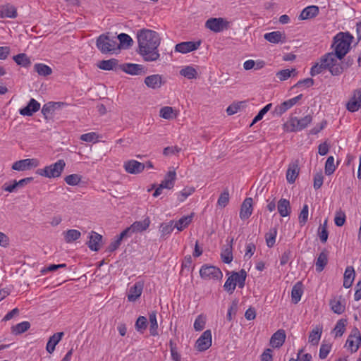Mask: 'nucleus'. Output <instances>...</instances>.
<instances>
[{
    "label": "nucleus",
    "mask_w": 361,
    "mask_h": 361,
    "mask_svg": "<svg viewBox=\"0 0 361 361\" xmlns=\"http://www.w3.org/2000/svg\"><path fill=\"white\" fill-rule=\"evenodd\" d=\"M329 251L324 249L319 255L315 262L316 271L321 272L324 270V267L328 263Z\"/></svg>",
    "instance_id": "nucleus-28"
},
{
    "label": "nucleus",
    "mask_w": 361,
    "mask_h": 361,
    "mask_svg": "<svg viewBox=\"0 0 361 361\" xmlns=\"http://www.w3.org/2000/svg\"><path fill=\"white\" fill-rule=\"evenodd\" d=\"M295 72H296V70L295 68H292L291 70L283 69V70L279 71L276 73V77L281 81L286 80L290 77L292 73H295Z\"/></svg>",
    "instance_id": "nucleus-55"
},
{
    "label": "nucleus",
    "mask_w": 361,
    "mask_h": 361,
    "mask_svg": "<svg viewBox=\"0 0 361 361\" xmlns=\"http://www.w3.org/2000/svg\"><path fill=\"white\" fill-rule=\"evenodd\" d=\"M96 46L102 54H108L119 49L116 38L106 34H102L97 37Z\"/></svg>",
    "instance_id": "nucleus-4"
},
{
    "label": "nucleus",
    "mask_w": 361,
    "mask_h": 361,
    "mask_svg": "<svg viewBox=\"0 0 361 361\" xmlns=\"http://www.w3.org/2000/svg\"><path fill=\"white\" fill-rule=\"evenodd\" d=\"M63 335V332H57L49 338L46 347L49 353H52L54 351L56 345L61 340Z\"/></svg>",
    "instance_id": "nucleus-30"
},
{
    "label": "nucleus",
    "mask_w": 361,
    "mask_h": 361,
    "mask_svg": "<svg viewBox=\"0 0 361 361\" xmlns=\"http://www.w3.org/2000/svg\"><path fill=\"white\" fill-rule=\"evenodd\" d=\"M212 343V332L210 330H206L197 340L195 348L198 351L203 352L209 348Z\"/></svg>",
    "instance_id": "nucleus-11"
},
{
    "label": "nucleus",
    "mask_w": 361,
    "mask_h": 361,
    "mask_svg": "<svg viewBox=\"0 0 361 361\" xmlns=\"http://www.w3.org/2000/svg\"><path fill=\"white\" fill-rule=\"evenodd\" d=\"M286 336L285 331L279 329L271 337L270 344L273 348H279L284 343Z\"/></svg>",
    "instance_id": "nucleus-25"
},
{
    "label": "nucleus",
    "mask_w": 361,
    "mask_h": 361,
    "mask_svg": "<svg viewBox=\"0 0 361 361\" xmlns=\"http://www.w3.org/2000/svg\"><path fill=\"white\" fill-rule=\"evenodd\" d=\"M64 240L67 243H71L81 236V233L75 229H69L63 233Z\"/></svg>",
    "instance_id": "nucleus-35"
},
{
    "label": "nucleus",
    "mask_w": 361,
    "mask_h": 361,
    "mask_svg": "<svg viewBox=\"0 0 361 361\" xmlns=\"http://www.w3.org/2000/svg\"><path fill=\"white\" fill-rule=\"evenodd\" d=\"M192 214L188 216H182L174 225L178 231H181L185 228L192 221Z\"/></svg>",
    "instance_id": "nucleus-42"
},
{
    "label": "nucleus",
    "mask_w": 361,
    "mask_h": 361,
    "mask_svg": "<svg viewBox=\"0 0 361 361\" xmlns=\"http://www.w3.org/2000/svg\"><path fill=\"white\" fill-rule=\"evenodd\" d=\"M339 162H337V164L335 165L334 159H326L325 164V173L327 176L331 175L336 170V166L338 165Z\"/></svg>",
    "instance_id": "nucleus-57"
},
{
    "label": "nucleus",
    "mask_w": 361,
    "mask_h": 361,
    "mask_svg": "<svg viewBox=\"0 0 361 361\" xmlns=\"http://www.w3.org/2000/svg\"><path fill=\"white\" fill-rule=\"evenodd\" d=\"M17 16V11L14 6L5 5L0 6V18H14Z\"/></svg>",
    "instance_id": "nucleus-34"
},
{
    "label": "nucleus",
    "mask_w": 361,
    "mask_h": 361,
    "mask_svg": "<svg viewBox=\"0 0 361 361\" xmlns=\"http://www.w3.org/2000/svg\"><path fill=\"white\" fill-rule=\"evenodd\" d=\"M341 61L333 51L326 53L319 58V62L312 66L310 75L315 76L324 70H328L334 76L340 75L344 70Z\"/></svg>",
    "instance_id": "nucleus-2"
},
{
    "label": "nucleus",
    "mask_w": 361,
    "mask_h": 361,
    "mask_svg": "<svg viewBox=\"0 0 361 361\" xmlns=\"http://www.w3.org/2000/svg\"><path fill=\"white\" fill-rule=\"evenodd\" d=\"M300 171L298 159L291 161L286 171V180L288 183L293 184L295 182Z\"/></svg>",
    "instance_id": "nucleus-10"
},
{
    "label": "nucleus",
    "mask_w": 361,
    "mask_h": 361,
    "mask_svg": "<svg viewBox=\"0 0 361 361\" xmlns=\"http://www.w3.org/2000/svg\"><path fill=\"white\" fill-rule=\"evenodd\" d=\"M331 344L324 343H322L319 349V358L322 360L325 359L328 356L329 352L331 351Z\"/></svg>",
    "instance_id": "nucleus-59"
},
{
    "label": "nucleus",
    "mask_w": 361,
    "mask_h": 361,
    "mask_svg": "<svg viewBox=\"0 0 361 361\" xmlns=\"http://www.w3.org/2000/svg\"><path fill=\"white\" fill-rule=\"evenodd\" d=\"M329 305L331 310L337 314H341L345 310V304H343L339 300L336 298L331 300Z\"/></svg>",
    "instance_id": "nucleus-40"
},
{
    "label": "nucleus",
    "mask_w": 361,
    "mask_h": 361,
    "mask_svg": "<svg viewBox=\"0 0 361 361\" xmlns=\"http://www.w3.org/2000/svg\"><path fill=\"white\" fill-rule=\"evenodd\" d=\"M99 135L94 132L82 134L80 140L87 142H96L98 141Z\"/></svg>",
    "instance_id": "nucleus-56"
},
{
    "label": "nucleus",
    "mask_w": 361,
    "mask_h": 361,
    "mask_svg": "<svg viewBox=\"0 0 361 361\" xmlns=\"http://www.w3.org/2000/svg\"><path fill=\"white\" fill-rule=\"evenodd\" d=\"M226 241L228 243L227 245H226L221 251V257L222 261L226 264H230L233 260V238H231V240H228L227 238Z\"/></svg>",
    "instance_id": "nucleus-24"
},
{
    "label": "nucleus",
    "mask_w": 361,
    "mask_h": 361,
    "mask_svg": "<svg viewBox=\"0 0 361 361\" xmlns=\"http://www.w3.org/2000/svg\"><path fill=\"white\" fill-rule=\"evenodd\" d=\"M231 276L235 285L238 284L239 288H243L245 286L247 272L244 269H241L238 272H233Z\"/></svg>",
    "instance_id": "nucleus-36"
},
{
    "label": "nucleus",
    "mask_w": 361,
    "mask_h": 361,
    "mask_svg": "<svg viewBox=\"0 0 361 361\" xmlns=\"http://www.w3.org/2000/svg\"><path fill=\"white\" fill-rule=\"evenodd\" d=\"M34 159H19L13 164L12 169L19 171L30 170L37 165V163L35 164L32 161Z\"/></svg>",
    "instance_id": "nucleus-23"
},
{
    "label": "nucleus",
    "mask_w": 361,
    "mask_h": 361,
    "mask_svg": "<svg viewBox=\"0 0 361 361\" xmlns=\"http://www.w3.org/2000/svg\"><path fill=\"white\" fill-rule=\"evenodd\" d=\"M150 223L149 217L147 216L143 221H135L129 227L124 229L123 231L128 237H130L133 233L146 231L149 228Z\"/></svg>",
    "instance_id": "nucleus-9"
},
{
    "label": "nucleus",
    "mask_w": 361,
    "mask_h": 361,
    "mask_svg": "<svg viewBox=\"0 0 361 361\" xmlns=\"http://www.w3.org/2000/svg\"><path fill=\"white\" fill-rule=\"evenodd\" d=\"M312 121V116L308 114L302 118L291 117L287 122L288 130L290 132L301 131L307 128Z\"/></svg>",
    "instance_id": "nucleus-6"
},
{
    "label": "nucleus",
    "mask_w": 361,
    "mask_h": 361,
    "mask_svg": "<svg viewBox=\"0 0 361 361\" xmlns=\"http://www.w3.org/2000/svg\"><path fill=\"white\" fill-rule=\"evenodd\" d=\"M34 70L41 76H47L51 74V68L44 63H36L34 66Z\"/></svg>",
    "instance_id": "nucleus-45"
},
{
    "label": "nucleus",
    "mask_w": 361,
    "mask_h": 361,
    "mask_svg": "<svg viewBox=\"0 0 361 361\" xmlns=\"http://www.w3.org/2000/svg\"><path fill=\"white\" fill-rule=\"evenodd\" d=\"M319 7L317 6H309L305 8L299 16L300 20H307L316 17L319 14Z\"/></svg>",
    "instance_id": "nucleus-27"
},
{
    "label": "nucleus",
    "mask_w": 361,
    "mask_h": 361,
    "mask_svg": "<svg viewBox=\"0 0 361 361\" xmlns=\"http://www.w3.org/2000/svg\"><path fill=\"white\" fill-rule=\"evenodd\" d=\"M277 209L281 216H288L291 212V207L289 200L284 198H281V200H279L277 204Z\"/></svg>",
    "instance_id": "nucleus-29"
},
{
    "label": "nucleus",
    "mask_w": 361,
    "mask_h": 361,
    "mask_svg": "<svg viewBox=\"0 0 361 361\" xmlns=\"http://www.w3.org/2000/svg\"><path fill=\"white\" fill-rule=\"evenodd\" d=\"M30 327L29 322H22L16 326H12V332L15 334H20L27 331Z\"/></svg>",
    "instance_id": "nucleus-51"
},
{
    "label": "nucleus",
    "mask_w": 361,
    "mask_h": 361,
    "mask_svg": "<svg viewBox=\"0 0 361 361\" xmlns=\"http://www.w3.org/2000/svg\"><path fill=\"white\" fill-rule=\"evenodd\" d=\"M302 283L300 281L297 282L291 290V300L292 302L294 304H297L301 299V296L302 295Z\"/></svg>",
    "instance_id": "nucleus-33"
},
{
    "label": "nucleus",
    "mask_w": 361,
    "mask_h": 361,
    "mask_svg": "<svg viewBox=\"0 0 361 361\" xmlns=\"http://www.w3.org/2000/svg\"><path fill=\"white\" fill-rule=\"evenodd\" d=\"M353 39V37L349 32H342L334 37L331 47L334 51L333 52L337 54L340 60H342L350 51Z\"/></svg>",
    "instance_id": "nucleus-3"
},
{
    "label": "nucleus",
    "mask_w": 361,
    "mask_h": 361,
    "mask_svg": "<svg viewBox=\"0 0 361 361\" xmlns=\"http://www.w3.org/2000/svg\"><path fill=\"white\" fill-rule=\"evenodd\" d=\"M165 83L163 77L159 74L149 75L145 79V84L149 88L158 89Z\"/></svg>",
    "instance_id": "nucleus-17"
},
{
    "label": "nucleus",
    "mask_w": 361,
    "mask_h": 361,
    "mask_svg": "<svg viewBox=\"0 0 361 361\" xmlns=\"http://www.w3.org/2000/svg\"><path fill=\"white\" fill-rule=\"evenodd\" d=\"M355 272L353 267L348 266L346 267L343 276V286L345 288H350L354 281Z\"/></svg>",
    "instance_id": "nucleus-32"
},
{
    "label": "nucleus",
    "mask_w": 361,
    "mask_h": 361,
    "mask_svg": "<svg viewBox=\"0 0 361 361\" xmlns=\"http://www.w3.org/2000/svg\"><path fill=\"white\" fill-rule=\"evenodd\" d=\"M200 275L204 280H220L223 277V274L219 268L209 264H204L201 267Z\"/></svg>",
    "instance_id": "nucleus-7"
},
{
    "label": "nucleus",
    "mask_w": 361,
    "mask_h": 361,
    "mask_svg": "<svg viewBox=\"0 0 361 361\" xmlns=\"http://www.w3.org/2000/svg\"><path fill=\"white\" fill-rule=\"evenodd\" d=\"M323 182L324 176L322 171L316 173L314 176V188L315 190L319 189L322 186Z\"/></svg>",
    "instance_id": "nucleus-64"
},
{
    "label": "nucleus",
    "mask_w": 361,
    "mask_h": 361,
    "mask_svg": "<svg viewBox=\"0 0 361 361\" xmlns=\"http://www.w3.org/2000/svg\"><path fill=\"white\" fill-rule=\"evenodd\" d=\"M143 289V283L141 282H136L129 289L128 294V300L130 302L135 301L142 294Z\"/></svg>",
    "instance_id": "nucleus-26"
},
{
    "label": "nucleus",
    "mask_w": 361,
    "mask_h": 361,
    "mask_svg": "<svg viewBox=\"0 0 361 361\" xmlns=\"http://www.w3.org/2000/svg\"><path fill=\"white\" fill-rule=\"evenodd\" d=\"M116 39L119 41L118 45L119 49L121 47H125L127 48L132 45L133 41L132 38L126 33H121L118 35L117 37H116Z\"/></svg>",
    "instance_id": "nucleus-44"
},
{
    "label": "nucleus",
    "mask_w": 361,
    "mask_h": 361,
    "mask_svg": "<svg viewBox=\"0 0 361 361\" xmlns=\"http://www.w3.org/2000/svg\"><path fill=\"white\" fill-rule=\"evenodd\" d=\"M145 164L135 159H128L123 163L125 171L130 174H138L143 171Z\"/></svg>",
    "instance_id": "nucleus-13"
},
{
    "label": "nucleus",
    "mask_w": 361,
    "mask_h": 361,
    "mask_svg": "<svg viewBox=\"0 0 361 361\" xmlns=\"http://www.w3.org/2000/svg\"><path fill=\"white\" fill-rule=\"evenodd\" d=\"M229 202V193L228 190L226 189L222 193H221L217 204L221 207H225Z\"/></svg>",
    "instance_id": "nucleus-58"
},
{
    "label": "nucleus",
    "mask_w": 361,
    "mask_h": 361,
    "mask_svg": "<svg viewBox=\"0 0 361 361\" xmlns=\"http://www.w3.org/2000/svg\"><path fill=\"white\" fill-rule=\"evenodd\" d=\"M121 69L130 75H142L145 74V68L142 65L135 63H124Z\"/></svg>",
    "instance_id": "nucleus-20"
},
{
    "label": "nucleus",
    "mask_w": 361,
    "mask_h": 361,
    "mask_svg": "<svg viewBox=\"0 0 361 361\" xmlns=\"http://www.w3.org/2000/svg\"><path fill=\"white\" fill-rule=\"evenodd\" d=\"M147 319L144 316H140L137 319V321L135 324V328L136 331L140 334H143L147 327Z\"/></svg>",
    "instance_id": "nucleus-49"
},
{
    "label": "nucleus",
    "mask_w": 361,
    "mask_h": 361,
    "mask_svg": "<svg viewBox=\"0 0 361 361\" xmlns=\"http://www.w3.org/2000/svg\"><path fill=\"white\" fill-rule=\"evenodd\" d=\"M230 23L223 18H211L205 23V27L214 32H221L229 27Z\"/></svg>",
    "instance_id": "nucleus-8"
},
{
    "label": "nucleus",
    "mask_w": 361,
    "mask_h": 361,
    "mask_svg": "<svg viewBox=\"0 0 361 361\" xmlns=\"http://www.w3.org/2000/svg\"><path fill=\"white\" fill-rule=\"evenodd\" d=\"M345 214L343 211L339 210L336 212L334 218L335 224L339 227L343 226L345 222Z\"/></svg>",
    "instance_id": "nucleus-61"
},
{
    "label": "nucleus",
    "mask_w": 361,
    "mask_h": 361,
    "mask_svg": "<svg viewBox=\"0 0 361 361\" xmlns=\"http://www.w3.org/2000/svg\"><path fill=\"white\" fill-rule=\"evenodd\" d=\"M201 44V41L192 42H183L178 43L175 47V51L182 54H186L199 49Z\"/></svg>",
    "instance_id": "nucleus-14"
},
{
    "label": "nucleus",
    "mask_w": 361,
    "mask_h": 361,
    "mask_svg": "<svg viewBox=\"0 0 361 361\" xmlns=\"http://www.w3.org/2000/svg\"><path fill=\"white\" fill-rule=\"evenodd\" d=\"M102 235L97 232L92 231L89 235V240L87 243L88 247L92 251H98L100 249Z\"/></svg>",
    "instance_id": "nucleus-18"
},
{
    "label": "nucleus",
    "mask_w": 361,
    "mask_h": 361,
    "mask_svg": "<svg viewBox=\"0 0 361 361\" xmlns=\"http://www.w3.org/2000/svg\"><path fill=\"white\" fill-rule=\"evenodd\" d=\"M176 179V169L173 168L171 170H169L165 175L164 180L161 183V187L169 190L172 189L174 186Z\"/></svg>",
    "instance_id": "nucleus-22"
},
{
    "label": "nucleus",
    "mask_w": 361,
    "mask_h": 361,
    "mask_svg": "<svg viewBox=\"0 0 361 361\" xmlns=\"http://www.w3.org/2000/svg\"><path fill=\"white\" fill-rule=\"evenodd\" d=\"M346 109L350 112H355L361 109V88L354 90L352 97L346 104Z\"/></svg>",
    "instance_id": "nucleus-12"
},
{
    "label": "nucleus",
    "mask_w": 361,
    "mask_h": 361,
    "mask_svg": "<svg viewBox=\"0 0 361 361\" xmlns=\"http://www.w3.org/2000/svg\"><path fill=\"white\" fill-rule=\"evenodd\" d=\"M277 235V228L276 227L271 228L269 231L266 233L265 239L267 247H272L276 242Z\"/></svg>",
    "instance_id": "nucleus-46"
},
{
    "label": "nucleus",
    "mask_w": 361,
    "mask_h": 361,
    "mask_svg": "<svg viewBox=\"0 0 361 361\" xmlns=\"http://www.w3.org/2000/svg\"><path fill=\"white\" fill-rule=\"evenodd\" d=\"M252 213V199L247 197L243 201L240 211V218L243 220L247 219Z\"/></svg>",
    "instance_id": "nucleus-19"
},
{
    "label": "nucleus",
    "mask_w": 361,
    "mask_h": 361,
    "mask_svg": "<svg viewBox=\"0 0 361 361\" xmlns=\"http://www.w3.org/2000/svg\"><path fill=\"white\" fill-rule=\"evenodd\" d=\"M346 343L348 344L349 348L351 351L356 352L361 343V335L359 330L357 328H355L351 334L348 336Z\"/></svg>",
    "instance_id": "nucleus-15"
},
{
    "label": "nucleus",
    "mask_w": 361,
    "mask_h": 361,
    "mask_svg": "<svg viewBox=\"0 0 361 361\" xmlns=\"http://www.w3.org/2000/svg\"><path fill=\"white\" fill-rule=\"evenodd\" d=\"M159 115L164 119L170 120L176 117L174 110L171 106H164L160 109Z\"/></svg>",
    "instance_id": "nucleus-50"
},
{
    "label": "nucleus",
    "mask_w": 361,
    "mask_h": 361,
    "mask_svg": "<svg viewBox=\"0 0 361 361\" xmlns=\"http://www.w3.org/2000/svg\"><path fill=\"white\" fill-rule=\"evenodd\" d=\"M65 182L72 186H75L79 184L81 180V176L78 174H71L65 177Z\"/></svg>",
    "instance_id": "nucleus-53"
},
{
    "label": "nucleus",
    "mask_w": 361,
    "mask_h": 361,
    "mask_svg": "<svg viewBox=\"0 0 361 361\" xmlns=\"http://www.w3.org/2000/svg\"><path fill=\"white\" fill-rule=\"evenodd\" d=\"M51 102L43 105L41 112L46 119H47L54 111Z\"/></svg>",
    "instance_id": "nucleus-62"
},
{
    "label": "nucleus",
    "mask_w": 361,
    "mask_h": 361,
    "mask_svg": "<svg viewBox=\"0 0 361 361\" xmlns=\"http://www.w3.org/2000/svg\"><path fill=\"white\" fill-rule=\"evenodd\" d=\"M39 109L40 104L36 99L32 98L26 106L19 110V113L24 116H31L34 113L38 111Z\"/></svg>",
    "instance_id": "nucleus-16"
},
{
    "label": "nucleus",
    "mask_w": 361,
    "mask_h": 361,
    "mask_svg": "<svg viewBox=\"0 0 361 361\" xmlns=\"http://www.w3.org/2000/svg\"><path fill=\"white\" fill-rule=\"evenodd\" d=\"M149 332L150 334L153 336L158 335V324L157 321V312L155 311H152L149 314Z\"/></svg>",
    "instance_id": "nucleus-37"
},
{
    "label": "nucleus",
    "mask_w": 361,
    "mask_h": 361,
    "mask_svg": "<svg viewBox=\"0 0 361 361\" xmlns=\"http://www.w3.org/2000/svg\"><path fill=\"white\" fill-rule=\"evenodd\" d=\"M128 236L126 235V234L124 233V231H123L119 235H117L116 237V239H114L110 244L107 247V251L109 252H114L115 250H116L119 246L121 245V241L123 240V239L127 238Z\"/></svg>",
    "instance_id": "nucleus-39"
},
{
    "label": "nucleus",
    "mask_w": 361,
    "mask_h": 361,
    "mask_svg": "<svg viewBox=\"0 0 361 361\" xmlns=\"http://www.w3.org/2000/svg\"><path fill=\"white\" fill-rule=\"evenodd\" d=\"M347 324V319H341L337 322L336 324L333 329V331L335 333V337H341L343 336L345 331V326Z\"/></svg>",
    "instance_id": "nucleus-43"
},
{
    "label": "nucleus",
    "mask_w": 361,
    "mask_h": 361,
    "mask_svg": "<svg viewBox=\"0 0 361 361\" xmlns=\"http://www.w3.org/2000/svg\"><path fill=\"white\" fill-rule=\"evenodd\" d=\"M180 150H181V149L178 148L176 146L167 147L164 149L163 154L164 156H166V157H168V156H176V157H178L179 156V152H180Z\"/></svg>",
    "instance_id": "nucleus-60"
},
{
    "label": "nucleus",
    "mask_w": 361,
    "mask_h": 361,
    "mask_svg": "<svg viewBox=\"0 0 361 361\" xmlns=\"http://www.w3.org/2000/svg\"><path fill=\"white\" fill-rule=\"evenodd\" d=\"M238 301L237 300H234L232 301L229 308L228 309V312L226 315V319L228 321L231 322L233 320V315L235 316L238 311Z\"/></svg>",
    "instance_id": "nucleus-52"
},
{
    "label": "nucleus",
    "mask_w": 361,
    "mask_h": 361,
    "mask_svg": "<svg viewBox=\"0 0 361 361\" xmlns=\"http://www.w3.org/2000/svg\"><path fill=\"white\" fill-rule=\"evenodd\" d=\"M195 191L193 188H184L178 194V200L180 202H183L188 196L192 195Z\"/></svg>",
    "instance_id": "nucleus-63"
},
{
    "label": "nucleus",
    "mask_w": 361,
    "mask_h": 361,
    "mask_svg": "<svg viewBox=\"0 0 361 361\" xmlns=\"http://www.w3.org/2000/svg\"><path fill=\"white\" fill-rule=\"evenodd\" d=\"M264 37L267 41L273 44L283 43L286 41V34L280 31L267 32L264 34Z\"/></svg>",
    "instance_id": "nucleus-21"
},
{
    "label": "nucleus",
    "mask_w": 361,
    "mask_h": 361,
    "mask_svg": "<svg viewBox=\"0 0 361 361\" xmlns=\"http://www.w3.org/2000/svg\"><path fill=\"white\" fill-rule=\"evenodd\" d=\"M180 74L190 80L197 78V72L193 67L188 66L180 71Z\"/></svg>",
    "instance_id": "nucleus-48"
},
{
    "label": "nucleus",
    "mask_w": 361,
    "mask_h": 361,
    "mask_svg": "<svg viewBox=\"0 0 361 361\" xmlns=\"http://www.w3.org/2000/svg\"><path fill=\"white\" fill-rule=\"evenodd\" d=\"M138 53L145 61L152 62L157 61L160 54L158 47L161 39L159 34L152 30L142 29L137 34Z\"/></svg>",
    "instance_id": "nucleus-1"
},
{
    "label": "nucleus",
    "mask_w": 361,
    "mask_h": 361,
    "mask_svg": "<svg viewBox=\"0 0 361 361\" xmlns=\"http://www.w3.org/2000/svg\"><path fill=\"white\" fill-rule=\"evenodd\" d=\"M175 226L173 225V221H170L168 223L161 224L159 229L161 233V238H165L166 236L171 234Z\"/></svg>",
    "instance_id": "nucleus-47"
},
{
    "label": "nucleus",
    "mask_w": 361,
    "mask_h": 361,
    "mask_svg": "<svg viewBox=\"0 0 361 361\" xmlns=\"http://www.w3.org/2000/svg\"><path fill=\"white\" fill-rule=\"evenodd\" d=\"M293 106V105L290 100L288 99L286 101H284L281 104L276 106L274 113L277 116H281Z\"/></svg>",
    "instance_id": "nucleus-41"
},
{
    "label": "nucleus",
    "mask_w": 361,
    "mask_h": 361,
    "mask_svg": "<svg viewBox=\"0 0 361 361\" xmlns=\"http://www.w3.org/2000/svg\"><path fill=\"white\" fill-rule=\"evenodd\" d=\"M65 166L66 164L63 159H59V161L54 164L37 169V173L49 178H58L61 175Z\"/></svg>",
    "instance_id": "nucleus-5"
},
{
    "label": "nucleus",
    "mask_w": 361,
    "mask_h": 361,
    "mask_svg": "<svg viewBox=\"0 0 361 361\" xmlns=\"http://www.w3.org/2000/svg\"><path fill=\"white\" fill-rule=\"evenodd\" d=\"M97 67L104 71L117 70L118 67V61L116 59L109 60H102L99 61Z\"/></svg>",
    "instance_id": "nucleus-31"
},
{
    "label": "nucleus",
    "mask_w": 361,
    "mask_h": 361,
    "mask_svg": "<svg viewBox=\"0 0 361 361\" xmlns=\"http://www.w3.org/2000/svg\"><path fill=\"white\" fill-rule=\"evenodd\" d=\"M13 59L18 65L24 68H27L31 65V61L30 58L23 53L14 56Z\"/></svg>",
    "instance_id": "nucleus-38"
},
{
    "label": "nucleus",
    "mask_w": 361,
    "mask_h": 361,
    "mask_svg": "<svg viewBox=\"0 0 361 361\" xmlns=\"http://www.w3.org/2000/svg\"><path fill=\"white\" fill-rule=\"evenodd\" d=\"M308 205L304 204L302 210L300 212L299 216H298V221L299 224L301 226H304L308 219Z\"/></svg>",
    "instance_id": "nucleus-54"
}]
</instances>
